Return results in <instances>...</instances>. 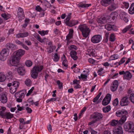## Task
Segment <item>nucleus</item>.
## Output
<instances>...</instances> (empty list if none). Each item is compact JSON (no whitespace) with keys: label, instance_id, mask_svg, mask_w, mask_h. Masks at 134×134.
<instances>
[{"label":"nucleus","instance_id":"f257e3e1","mask_svg":"<svg viewBox=\"0 0 134 134\" xmlns=\"http://www.w3.org/2000/svg\"><path fill=\"white\" fill-rule=\"evenodd\" d=\"M115 114L118 117H121L120 120L121 121V122L120 123H123L126 120V118L128 116V113L126 110L122 109L117 111L116 112Z\"/></svg>","mask_w":134,"mask_h":134},{"label":"nucleus","instance_id":"f03ea898","mask_svg":"<svg viewBox=\"0 0 134 134\" xmlns=\"http://www.w3.org/2000/svg\"><path fill=\"white\" fill-rule=\"evenodd\" d=\"M78 27L83 37L86 38L89 35L90 30L86 24L80 25Z\"/></svg>","mask_w":134,"mask_h":134},{"label":"nucleus","instance_id":"7ed1b4c3","mask_svg":"<svg viewBox=\"0 0 134 134\" xmlns=\"http://www.w3.org/2000/svg\"><path fill=\"white\" fill-rule=\"evenodd\" d=\"M43 66L42 65H36L33 68L32 70H31V76L34 79L36 78L38 76L39 72L41 71L43 69Z\"/></svg>","mask_w":134,"mask_h":134},{"label":"nucleus","instance_id":"20e7f679","mask_svg":"<svg viewBox=\"0 0 134 134\" xmlns=\"http://www.w3.org/2000/svg\"><path fill=\"white\" fill-rule=\"evenodd\" d=\"M71 13H69L68 16L64 20V21L66 25L71 27L79 23V21L76 20H71L69 21L71 18Z\"/></svg>","mask_w":134,"mask_h":134},{"label":"nucleus","instance_id":"39448f33","mask_svg":"<svg viewBox=\"0 0 134 134\" xmlns=\"http://www.w3.org/2000/svg\"><path fill=\"white\" fill-rule=\"evenodd\" d=\"M125 131L130 132H132L134 134V124L131 122H127L124 126Z\"/></svg>","mask_w":134,"mask_h":134},{"label":"nucleus","instance_id":"423d86ee","mask_svg":"<svg viewBox=\"0 0 134 134\" xmlns=\"http://www.w3.org/2000/svg\"><path fill=\"white\" fill-rule=\"evenodd\" d=\"M103 118V115L98 112H94L91 115L90 119L95 120L96 122L101 121Z\"/></svg>","mask_w":134,"mask_h":134},{"label":"nucleus","instance_id":"0eeeda50","mask_svg":"<svg viewBox=\"0 0 134 134\" xmlns=\"http://www.w3.org/2000/svg\"><path fill=\"white\" fill-rule=\"evenodd\" d=\"M9 50L4 48L0 53V60L4 61L6 60L8 55Z\"/></svg>","mask_w":134,"mask_h":134},{"label":"nucleus","instance_id":"6e6552de","mask_svg":"<svg viewBox=\"0 0 134 134\" xmlns=\"http://www.w3.org/2000/svg\"><path fill=\"white\" fill-rule=\"evenodd\" d=\"M19 58L13 54L11 57L10 60V64L13 66H16L19 63Z\"/></svg>","mask_w":134,"mask_h":134},{"label":"nucleus","instance_id":"1a4fd4ad","mask_svg":"<svg viewBox=\"0 0 134 134\" xmlns=\"http://www.w3.org/2000/svg\"><path fill=\"white\" fill-rule=\"evenodd\" d=\"M16 101L18 102H21L22 101V99L25 96V94L23 91H20L16 93L15 94Z\"/></svg>","mask_w":134,"mask_h":134},{"label":"nucleus","instance_id":"9d476101","mask_svg":"<svg viewBox=\"0 0 134 134\" xmlns=\"http://www.w3.org/2000/svg\"><path fill=\"white\" fill-rule=\"evenodd\" d=\"M17 16L19 20H22L25 17L24 11L23 9L19 7L17 11Z\"/></svg>","mask_w":134,"mask_h":134},{"label":"nucleus","instance_id":"9b49d317","mask_svg":"<svg viewBox=\"0 0 134 134\" xmlns=\"http://www.w3.org/2000/svg\"><path fill=\"white\" fill-rule=\"evenodd\" d=\"M102 36L99 35H95L93 36L91 38V42L94 43H98L102 39Z\"/></svg>","mask_w":134,"mask_h":134},{"label":"nucleus","instance_id":"f8f14e48","mask_svg":"<svg viewBox=\"0 0 134 134\" xmlns=\"http://www.w3.org/2000/svg\"><path fill=\"white\" fill-rule=\"evenodd\" d=\"M111 95L110 94H107L103 100L102 104L103 105H108L111 100Z\"/></svg>","mask_w":134,"mask_h":134},{"label":"nucleus","instance_id":"ddd939ff","mask_svg":"<svg viewBox=\"0 0 134 134\" xmlns=\"http://www.w3.org/2000/svg\"><path fill=\"white\" fill-rule=\"evenodd\" d=\"M107 23H109L105 25V28L108 31H110L113 30L114 31L116 30V27L114 24H112L113 23L108 22Z\"/></svg>","mask_w":134,"mask_h":134},{"label":"nucleus","instance_id":"4468645a","mask_svg":"<svg viewBox=\"0 0 134 134\" xmlns=\"http://www.w3.org/2000/svg\"><path fill=\"white\" fill-rule=\"evenodd\" d=\"M119 85V82L116 80L114 81L111 83L110 86V90L112 92L115 91L117 89Z\"/></svg>","mask_w":134,"mask_h":134},{"label":"nucleus","instance_id":"2eb2a0df","mask_svg":"<svg viewBox=\"0 0 134 134\" xmlns=\"http://www.w3.org/2000/svg\"><path fill=\"white\" fill-rule=\"evenodd\" d=\"M129 103L128 98L127 96L125 97L122 98L120 102V105L122 106L127 105Z\"/></svg>","mask_w":134,"mask_h":134},{"label":"nucleus","instance_id":"dca6fc26","mask_svg":"<svg viewBox=\"0 0 134 134\" xmlns=\"http://www.w3.org/2000/svg\"><path fill=\"white\" fill-rule=\"evenodd\" d=\"M48 46L47 47V49L48 53H51L56 48V46L53 45L52 42L51 41L48 43Z\"/></svg>","mask_w":134,"mask_h":134},{"label":"nucleus","instance_id":"f3484780","mask_svg":"<svg viewBox=\"0 0 134 134\" xmlns=\"http://www.w3.org/2000/svg\"><path fill=\"white\" fill-rule=\"evenodd\" d=\"M25 53V51L22 49H19L13 53L14 55L20 58V57L23 55Z\"/></svg>","mask_w":134,"mask_h":134},{"label":"nucleus","instance_id":"a211bd4d","mask_svg":"<svg viewBox=\"0 0 134 134\" xmlns=\"http://www.w3.org/2000/svg\"><path fill=\"white\" fill-rule=\"evenodd\" d=\"M109 21V19H106L105 17L102 16L99 18H98L97 19V21L98 23L102 24L107 23Z\"/></svg>","mask_w":134,"mask_h":134},{"label":"nucleus","instance_id":"6ab92c4d","mask_svg":"<svg viewBox=\"0 0 134 134\" xmlns=\"http://www.w3.org/2000/svg\"><path fill=\"white\" fill-rule=\"evenodd\" d=\"M1 101L3 103H5L7 102V99L5 92H3L1 94Z\"/></svg>","mask_w":134,"mask_h":134},{"label":"nucleus","instance_id":"aec40b11","mask_svg":"<svg viewBox=\"0 0 134 134\" xmlns=\"http://www.w3.org/2000/svg\"><path fill=\"white\" fill-rule=\"evenodd\" d=\"M114 134H122L123 130L121 127L119 126L117 128L114 129L113 130Z\"/></svg>","mask_w":134,"mask_h":134},{"label":"nucleus","instance_id":"412c9836","mask_svg":"<svg viewBox=\"0 0 134 134\" xmlns=\"http://www.w3.org/2000/svg\"><path fill=\"white\" fill-rule=\"evenodd\" d=\"M113 1V0H102L100 1V3L103 6L107 7Z\"/></svg>","mask_w":134,"mask_h":134},{"label":"nucleus","instance_id":"4be33fe9","mask_svg":"<svg viewBox=\"0 0 134 134\" xmlns=\"http://www.w3.org/2000/svg\"><path fill=\"white\" fill-rule=\"evenodd\" d=\"M121 122V121L120 120L118 121V120H113L111 121L110 125L112 126H116L117 125H118V126H120V125L123 124L119 123Z\"/></svg>","mask_w":134,"mask_h":134},{"label":"nucleus","instance_id":"5701e85b","mask_svg":"<svg viewBox=\"0 0 134 134\" xmlns=\"http://www.w3.org/2000/svg\"><path fill=\"white\" fill-rule=\"evenodd\" d=\"M17 70L19 74L21 76L24 75L26 72L25 69L22 66L18 68Z\"/></svg>","mask_w":134,"mask_h":134},{"label":"nucleus","instance_id":"b1692460","mask_svg":"<svg viewBox=\"0 0 134 134\" xmlns=\"http://www.w3.org/2000/svg\"><path fill=\"white\" fill-rule=\"evenodd\" d=\"M73 32L74 31L72 29H69V33L66 36V40L68 41H69L70 39L73 37Z\"/></svg>","mask_w":134,"mask_h":134},{"label":"nucleus","instance_id":"393cba45","mask_svg":"<svg viewBox=\"0 0 134 134\" xmlns=\"http://www.w3.org/2000/svg\"><path fill=\"white\" fill-rule=\"evenodd\" d=\"M132 77V75L131 73L128 71H126L124 74V78L127 80L131 79Z\"/></svg>","mask_w":134,"mask_h":134},{"label":"nucleus","instance_id":"a878e982","mask_svg":"<svg viewBox=\"0 0 134 134\" xmlns=\"http://www.w3.org/2000/svg\"><path fill=\"white\" fill-rule=\"evenodd\" d=\"M77 54L75 51L72 50L70 52V56L74 60H76L78 58V57L76 56Z\"/></svg>","mask_w":134,"mask_h":134},{"label":"nucleus","instance_id":"bb28decb","mask_svg":"<svg viewBox=\"0 0 134 134\" xmlns=\"http://www.w3.org/2000/svg\"><path fill=\"white\" fill-rule=\"evenodd\" d=\"M117 7V6L116 4H112L110 6L108 7V10L110 11H112L115 10Z\"/></svg>","mask_w":134,"mask_h":134},{"label":"nucleus","instance_id":"cd10ccee","mask_svg":"<svg viewBox=\"0 0 134 134\" xmlns=\"http://www.w3.org/2000/svg\"><path fill=\"white\" fill-rule=\"evenodd\" d=\"M128 12L129 13L131 14H134V3H132L130 6Z\"/></svg>","mask_w":134,"mask_h":134},{"label":"nucleus","instance_id":"c85d7f7f","mask_svg":"<svg viewBox=\"0 0 134 134\" xmlns=\"http://www.w3.org/2000/svg\"><path fill=\"white\" fill-rule=\"evenodd\" d=\"M13 117V114L10 113H6L4 114V115L2 118H5L7 119H9L12 118Z\"/></svg>","mask_w":134,"mask_h":134},{"label":"nucleus","instance_id":"c756f323","mask_svg":"<svg viewBox=\"0 0 134 134\" xmlns=\"http://www.w3.org/2000/svg\"><path fill=\"white\" fill-rule=\"evenodd\" d=\"M19 121L20 122V123L19 124V128L20 129H21L23 128L24 127V120L23 118H20L19 119Z\"/></svg>","mask_w":134,"mask_h":134},{"label":"nucleus","instance_id":"7c9ffc66","mask_svg":"<svg viewBox=\"0 0 134 134\" xmlns=\"http://www.w3.org/2000/svg\"><path fill=\"white\" fill-rule=\"evenodd\" d=\"M6 108L4 107H1V108L0 109V115L2 116V118L5 114V112Z\"/></svg>","mask_w":134,"mask_h":134},{"label":"nucleus","instance_id":"2f4dec72","mask_svg":"<svg viewBox=\"0 0 134 134\" xmlns=\"http://www.w3.org/2000/svg\"><path fill=\"white\" fill-rule=\"evenodd\" d=\"M1 16L3 17L5 20H7L11 16L10 14L7 13H4L1 14Z\"/></svg>","mask_w":134,"mask_h":134},{"label":"nucleus","instance_id":"473e14b6","mask_svg":"<svg viewBox=\"0 0 134 134\" xmlns=\"http://www.w3.org/2000/svg\"><path fill=\"white\" fill-rule=\"evenodd\" d=\"M37 40L41 43H44L45 42H46L48 41V39L46 38H41L40 36L38 37Z\"/></svg>","mask_w":134,"mask_h":134},{"label":"nucleus","instance_id":"72a5a7b5","mask_svg":"<svg viewBox=\"0 0 134 134\" xmlns=\"http://www.w3.org/2000/svg\"><path fill=\"white\" fill-rule=\"evenodd\" d=\"M91 5V4H83L80 3L78 5L79 7H80L82 8H87L89 6Z\"/></svg>","mask_w":134,"mask_h":134},{"label":"nucleus","instance_id":"f704fd0d","mask_svg":"<svg viewBox=\"0 0 134 134\" xmlns=\"http://www.w3.org/2000/svg\"><path fill=\"white\" fill-rule=\"evenodd\" d=\"M6 79V76L5 75L2 73H0V82H3Z\"/></svg>","mask_w":134,"mask_h":134},{"label":"nucleus","instance_id":"c9c22d12","mask_svg":"<svg viewBox=\"0 0 134 134\" xmlns=\"http://www.w3.org/2000/svg\"><path fill=\"white\" fill-rule=\"evenodd\" d=\"M115 36L113 33L111 34L109 37V40L111 42H114L115 40Z\"/></svg>","mask_w":134,"mask_h":134},{"label":"nucleus","instance_id":"e433bc0d","mask_svg":"<svg viewBox=\"0 0 134 134\" xmlns=\"http://www.w3.org/2000/svg\"><path fill=\"white\" fill-rule=\"evenodd\" d=\"M111 110V107L109 105L104 107L103 108V111L104 113L108 112Z\"/></svg>","mask_w":134,"mask_h":134},{"label":"nucleus","instance_id":"4c0bfd02","mask_svg":"<svg viewBox=\"0 0 134 134\" xmlns=\"http://www.w3.org/2000/svg\"><path fill=\"white\" fill-rule=\"evenodd\" d=\"M48 31L46 30L44 31L42 30V31H38V33L41 35L42 36H44L45 35H47L48 33Z\"/></svg>","mask_w":134,"mask_h":134},{"label":"nucleus","instance_id":"58836bf2","mask_svg":"<svg viewBox=\"0 0 134 134\" xmlns=\"http://www.w3.org/2000/svg\"><path fill=\"white\" fill-rule=\"evenodd\" d=\"M15 46L13 44L10 43H7L6 45V47L7 48L6 49H8L9 50V49L14 48Z\"/></svg>","mask_w":134,"mask_h":134},{"label":"nucleus","instance_id":"ea45409f","mask_svg":"<svg viewBox=\"0 0 134 134\" xmlns=\"http://www.w3.org/2000/svg\"><path fill=\"white\" fill-rule=\"evenodd\" d=\"M30 19L27 18H26L25 20V24L22 25V27L24 28H25L27 26L30 21Z\"/></svg>","mask_w":134,"mask_h":134},{"label":"nucleus","instance_id":"a19ab883","mask_svg":"<svg viewBox=\"0 0 134 134\" xmlns=\"http://www.w3.org/2000/svg\"><path fill=\"white\" fill-rule=\"evenodd\" d=\"M25 83L28 86H30L32 84V82L29 79H27L25 81Z\"/></svg>","mask_w":134,"mask_h":134},{"label":"nucleus","instance_id":"79ce46f5","mask_svg":"<svg viewBox=\"0 0 134 134\" xmlns=\"http://www.w3.org/2000/svg\"><path fill=\"white\" fill-rule=\"evenodd\" d=\"M18 88H16L12 86L10 88V92L12 94L14 93L17 90Z\"/></svg>","mask_w":134,"mask_h":134},{"label":"nucleus","instance_id":"37998d69","mask_svg":"<svg viewBox=\"0 0 134 134\" xmlns=\"http://www.w3.org/2000/svg\"><path fill=\"white\" fill-rule=\"evenodd\" d=\"M19 85V82L15 81L12 82V86L16 88H18Z\"/></svg>","mask_w":134,"mask_h":134},{"label":"nucleus","instance_id":"c03bdc74","mask_svg":"<svg viewBox=\"0 0 134 134\" xmlns=\"http://www.w3.org/2000/svg\"><path fill=\"white\" fill-rule=\"evenodd\" d=\"M101 93V92H100L97 95V96L93 99V102H95L100 97Z\"/></svg>","mask_w":134,"mask_h":134},{"label":"nucleus","instance_id":"a18cd8bd","mask_svg":"<svg viewBox=\"0 0 134 134\" xmlns=\"http://www.w3.org/2000/svg\"><path fill=\"white\" fill-rule=\"evenodd\" d=\"M54 61L55 62H57L58 61L59 59V57L58 56L57 53H55L54 57Z\"/></svg>","mask_w":134,"mask_h":134},{"label":"nucleus","instance_id":"49530a36","mask_svg":"<svg viewBox=\"0 0 134 134\" xmlns=\"http://www.w3.org/2000/svg\"><path fill=\"white\" fill-rule=\"evenodd\" d=\"M112 18L113 20H114L115 18H116L118 15L117 13L115 12H113L111 13V14Z\"/></svg>","mask_w":134,"mask_h":134},{"label":"nucleus","instance_id":"de8ad7c7","mask_svg":"<svg viewBox=\"0 0 134 134\" xmlns=\"http://www.w3.org/2000/svg\"><path fill=\"white\" fill-rule=\"evenodd\" d=\"M25 64L28 67H30L32 65V62L30 60H27L25 62Z\"/></svg>","mask_w":134,"mask_h":134},{"label":"nucleus","instance_id":"09e8293b","mask_svg":"<svg viewBox=\"0 0 134 134\" xmlns=\"http://www.w3.org/2000/svg\"><path fill=\"white\" fill-rule=\"evenodd\" d=\"M119 16H120V18L121 19H122L123 18H124L125 17H126V13H125L124 12H122L120 13V14Z\"/></svg>","mask_w":134,"mask_h":134},{"label":"nucleus","instance_id":"8fccbe9b","mask_svg":"<svg viewBox=\"0 0 134 134\" xmlns=\"http://www.w3.org/2000/svg\"><path fill=\"white\" fill-rule=\"evenodd\" d=\"M131 26L129 25L126 27L122 31V32L123 33H125L128 31L131 27Z\"/></svg>","mask_w":134,"mask_h":134},{"label":"nucleus","instance_id":"3c124183","mask_svg":"<svg viewBox=\"0 0 134 134\" xmlns=\"http://www.w3.org/2000/svg\"><path fill=\"white\" fill-rule=\"evenodd\" d=\"M7 76L9 80H12V72L11 71H9L7 73Z\"/></svg>","mask_w":134,"mask_h":134},{"label":"nucleus","instance_id":"603ef678","mask_svg":"<svg viewBox=\"0 0 134 134\" xmlns=\"http://www.w3.org/2000/svg\"><path fill=\"white\" fill-rule=\"evenodd\" d=\"M57 83L58 85L59 88V89H61L63 87V83L60 82L59 80L57 81Z\"/></svg>","mask_w":134,"mask_h":134},{"label":"nucleus","instance_id":"864d4df0","mask_svg":"<svg viewBox=\"0 0 134 134\" xmlns=\"http://www.w3.org/2000/svg\"><path fill=\"white\" fill-rule=\"evenodd\" d=\"M103 70V69L101 68H100L97 71V73L98 75H102L103 73L102 72V71Z\"/></svg>","mask_w":134,"mask_h":134},{"label":"nucleus","instance_id":"5fc2aeb1","mask_svg":"<svg viewBox=\"0 0 134 134\" xmlns=\"http://www.w3.org/2000/svg\"><path fill=\"white\" fill-rule=\"evenodd\" d=\"M89 55L90 56L92 55V56H94L96 54V52L94 50H92L90 51V52H89Z\"/></svg>","mask_w":134,"mask_h":134},{"label":"nucleus","instance_id":"6e6d98bb","mask_svg":"<svg viewBox=\"0 0 134 134\" xmlns=\"http://www.w3.org/2000/svg\"><path fill=\"white\" fill-rule=\"evenodd\" d=\"M119 101L117 98H116L114 101L113 104L114 106H116L118 104Z\"/></svg>","mask_w":134,"mask_h":134},{"label":"nucleus","instance_id":"4d7b16f0","mask_svg":"<svg viewBox=\"0 0 134 134\" xmlns=\"http://www.w3.org/2000/svg\"><path fill=\"white\" fill-rule=\"evenodd\" d=\"M62 65L64 67H66L68 66V62L67 60H63L62 62Z\"/></svg>","mask_w":134,"mask_h":134},{"label":"nucleus","instance_id":"13d9d810","mask_svg":"<svg viewBox=\"0 0 134 134\" xmlns=\"http://www.w3.org/2000/svg\"><path fill=\"white\" fill-rule=\"evenodd\" d=\"M119 55L118 54H115L111 57V58L112 60H114L117 59L119 58Z\"/></svg>","mask_w":134,"mask_h":134},{"label":"nucleus","instance_id":"bf43d9fd","mask_svg":"<svg viewBox=\"0 0 134 134\" xmlns=\"http://www.w3.org/2000/svg\"><path fill=\"white\" fill-rule=\"evenodd\" d=\"M57 100V99L56 98H51L49 99H47L46 101L47 103H48L50 102H53L54 101H56Z\"/></svg>","mask_w":134,"mask_h":134},{"label":"nucleus","instance_id":"052dcab7","mask_svg":"<svg viewBox=\"0 0 134 134\" xmlns=\"http://www.w3.org/2000/svg\"><path fill=\"white\" fill-rule=\"evenodd\" d=\"M125 58L123 57L122 58L120 61L118 63V65H120L121 64L124 63L125 61Z\"/></svg>","mask_w":134,"mask_h":134},{"label":"nucleus","instance_id":"680f3d73","mask_svg":"<svg viewBox=\"0 0 134 134\" xmlns=\"http://www.w3.org/2000/svg\"><path fill=\"white\" fill-rule=\"evenodd\" d=\"M29 33L27 32H25L23 33H21L22 36V38L26 37L29 35Z\"/></svg>","mask_w":134,"mask_h":134},{"label":"nucleus","instance_id":"e2e57ef3","mask_svg":"<svg viewBox=\"0 0 134 134\" xmlns=\"http://www.w3.org/2000/svg\"><path fill=\"white\" fill-rule=\"evenodd\" d=\"M88 62L90 63L94 64L95 62V61L92 58H90L88 60Z\"/></svg>","mask_w":134,"mask_h":134},{"label":"nucleus","instance_id":"0e129e2a","mask_svg":"<svg viewBox=\"0 0 134 134\" xmlns=\"http://www.w3.org/2000/svg\"><path fill=\"white\" fill-rule=\"evenodd\" d=\"M34 89V87H32L31 89L28 91V93L26 94V96H29L32 93Z\"/></svg>","mask_w":134,"mask_h":134},{"label":"nucleus","instance_id":"69168bd1","mask_svg":"<svg viewBox=\"0 0 134 134\" xmlns=\"http://www.w3.org/2000/svg\"><path fill=\"white\" fill-rule=\"evenodd\" d=\"M123 3L125 8L126 9H127L129 8V4L128 3L125 2H123Z\"/></svg>","mask_w":134,"mask_h":134},{"label":"nucleus","instance_id":"338daca9","mask_svg":"<svg viewBox=\"0 0 134 134\" xmlns=\"http://www.w3.org/2000/svg\"><path fill=\"white\" fill-rule=\"evenodd\" d=\"M70 48L71 50L74 49L76 50L77 49V47L75 45H72L70 46Z\"/></svg>","mask_w":134,"mask_h":134},{"label":"nucleus","instance_id":"774afa93","mask_svg":"<svg viewBox=\"0 0 134 134\" xmlns=\"http://www.w3.org/2000/svg\"><path fill=\"white\" fill-rule=\"evenodd\" d=\"M35 9L37 11L39 12H40L42 10V9L39 5L36 7Z\"/></svg>","mask_w":134,"mask_h":134}]
</instances>
